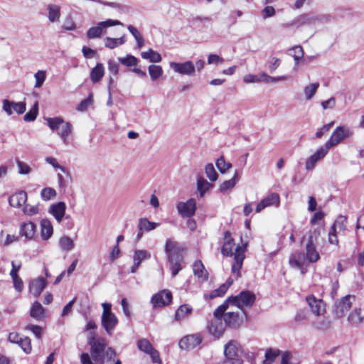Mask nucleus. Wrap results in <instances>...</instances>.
<instances>
[{"instance_id": "54", "label": "nucleus", "mask_w": 364, "mask_h": 364, "mask_svg": "<svg viewBox=\"0 0 364 364\" xmlns=\"http://www.w3.org/2000/svg\"><path fill=\"white\" fill-rule=\"evenodd\" d=\"M36 79L35 87H41L46 78V72L44 70H38L34 75Z\"/></svg>"}, {"instance_id": "19", "label": "nucleus", "mask_w": 364, "mask_h": 364, "mask_svg": "<svg viewBox=\"0 0 364 364\" xmlns=\"http://www.w3.org/2000/svg\"><path fill=\"white\" fill-rule=\"evenodd\" d=\"M328 149L326 146L320 147L313 155H311L306 161L305 167L306 170L314 168L316 164L323 159L328 153Z\"/></svg>"}, {"instance_id": "11", "label": "nucleus", "mask_w": 364, "mask_h": 364, "mask_svg": "<svg viewBox=\"0 0 364 364\" xmlns=\"http://www.w3.org/2000/svg\"><path fill=\"white\" fill-rule=\"evenodd\" d=\"M170 68L177 73L192 76L195 75L196 68L192 61L188 60L184 63L170 62Z\"/></svg>"}, {"instance_id": "34", "label": "nucleus", "mask_w": 364, "mask_h": 364, "mask_svg": "<svg viewBox=\"0 0 364 364\" xmlns=\"http://www.w3.org/2000/svg\"><path fill=\"white\" fill-rule=\"evenodd\" d=\"M126 42L124 36L120 38L105 37L104 38L105 46L109 49H114L119 46L123 45Z\"/></svg>"}, {"instance_id": "1", "label": "nucleus", "mask_w": 364, "mask_h": 364, "mask_svg": "<svg viewBox=\"0 0 364 364\" xmlns=\"http://www.w3.org/2000/svg\"><path fill=\"white\" fill-rule=\"evenodd\" d=\"M247 242L235 246V240L230 232L225 231L223 237V245L221 253L225 257H232L231 272L235 279L240 277V269L242 267L245 258V253L247 250Z\"/></svg>"}, {"instance_id": "27", "label": "nucleus", "mask_w": 364, "mask_h": 364, "mask_svg": "<svg viewBox=\"0 0 364 364\" xmlns=\"http://www.w3.org/2000/svg\"><path fill=\"white\" fill-rule=\"evenodd\" d=\"M363 320L364 309L360 307H355L348 316V321L353 326L360 324Z\"/></svg>"}, {"instance_id": "32", "label": "nucleus", "mask_w": 364, "mask_h": 364, "mask_svg": "<svg viewBox=\"0 0 364 364\" xmlns=\"http://www.w3.org/2000/svg\"><path fill=\"white\" fill-rule=\"evenodd\" d=\"M105 74V68L102 63H97L90 72V79L93 83L101 80Z\"/></svg>"}, {"instance_id": "45", "label": "nucleus", "mask_w": 364, "mask_h": 364, "mask_svg": "<svg viewBox=\"0 0 364 364\" xmlns=\"http://www.w3.org/2000/svg\"><path fill=\"white\" fill-rule=\"evenodd\" d=\"M259 79H260V82H264L266 83L277 82L279 81L285 80L287 79V76L282 75V76H279V77H275L269 76L265 73H261L259 74Z\"/></svg>"}, {"instance_id": "9", "label": "nucleus", "mask_w": 364, "mask_h": 364, "mask_svg": "<svg viewBox=\"0 0 364 364\" xmlns=\"http://www.w3.org/2000/svg\"><path fill=\"white\" fill-rule=\"evenodd\" d=\"M356 297L354 295H346L335 303L333 312L336 317L342 318L350 309L355 301Z\"/></svg>"}, {"instance_id": "55", "label": "nucleus", "mask_w": 364, "mask_h": 364, "mask_svg": "<svg viewBox=\"0 0 364 364\" xmlns=\"http://www.w3.org/2000/svg\"><path fill=\"white\" fill-rule=\"evenodd\" d=\"M21 348L23 349V350L26 353H29L31 351V339L28 337H24L21 338L19 343H18Z\"/></svg>"}, {"instance_id": "39", "label": "nucleus", "mask_w": 364, "mask_h": 364, "mask_svg": "<svg viewBox=\"0 0 364 364\" xmlns=\"http://www.w3.org/2000/svg\"><path fill=\"white\" fill-rule=\"evenodd\" d=\"M141 56L143 59L148 60L151 63H159L162 60L161 55L151 48L146 52H142Z\"/></svg>"}, {"instance_id": "33", "label": "nucleus", "mask_w": 364, "mask_h": 364, "mask_svg": "<svg viewBox=\"0 0 364 364\" xmlns=\"http://www.w3.org/2000/svg\"><path fill=\"white\" fill-rule=\"evenodd\" d=\"M234 279L232 278H228L225 283L221 284L219 288L217 289H215L210 293V297L211 299L218 297V296H223L226 293L228 288L232 285L233 283Z\"/></svg>"}, {"instance_id": "37", "label": "nucleus", "mask_w": 364, "mask_h": 364, "mask_svg": "<svg viewBox=\"0 0 364 364\" xmlns=\"http://www.w3.org/2000/svg\"><path fill=\"white\" fill-rule=\"evenodd\" d=\"M31 316L38 321L44 318V309L39 302L35 301L33 304L31 309Z\"/></svg>"}, {"instance_id": "22", "label": "nucleus", "mask_w": 364, "mask_h": 364, "mask_svg": "<svg viewBox=\"0 0 364 364\" xmlns=\"http://www.w3.org/2000/svg\"><path fill=\"white\" fill-rule=\"evenodd\" d=\"M26 201L27 193L23 191H18L11 195L9 198V205L14 208H23Z\"/></svg>"}, {"instance_id": "56", "label": "nucleus", "mask_w": 364, "mask_h": 364, "mask_svg": "<svg viewBox=\"0 0 364 364\" xmlns=\"http://www.w3.org/2000/svg\"><path fill=\"white\" fill-rule=\"evenodd\" d=\"M279 353V350H273L271 349L268 350L265 353V359L263 361V363L272 364Z\"/></svg>"}, {"instance_id": "13", "label": "nucleus", "mask_w": 364, "mask_h": 364, "mask_svg": "<svg viewBox=\"0 0 364 364\" xmlns=\"http://www.w3.org/2000/svg\"><path fill=\"white\" fill-rule=\"evenodd\" d=\"M2 104V109L8 115H11L14 112L21 114L26 109V103L23 102H15L8 100H4Z\"/></svg>"}, {"instance_id": "16", "label": "nucleus", "mask_w": 364, "mask_h": 364, "mask_svg": "<svg viewBox=\"0 0 364 364\" xmlns=\"http://www.w3.org/2000/svg\"><path fill=\"white\" fill-rule=\"evenodd\" d=\"M151 258V253L144 250H136L133 255V264L131 267L130 272L136 273L141 262L149 259Z\"/></svg>"}, {"instance_id": "25", "label": "nucleus", "mask_w": 364, "mask_h": 364, "mask_svg": "<svg viewBox=\"0 0 364 364\" xmlns=\"http://www.w3.org/2000/svg\"><path fill=\"white\" fill-rule=\"evenodd\" d=\"M46 286V281L43 277L33 279L29 284V291L35 297L38 296Z\"/></svg>"}, {"instance_id": "23", "label": "nucleus", "mask_w": 364, "mask_h": 364, "mask_svg": "<svg viewBox=\"0 0 364 364\" xmlns=\"http://www.w3.org/2000/svg\"><path fill=\"white\" fill-rule=\"evenodd\" d=\"M118 323V319L114 314L102 315V326L106 332L111 335Z\"/></svg>"}, {"instance_id": "42", "label": "nucleus", "mask_w": 364, "mask_h": 364, "mask_svg": "<svg viewBox=\"0 0 364 364\" xmlns=\"http://www.w3.org/2000/svg\"><path fill=\"white\" fill-rule=\"evenodd\" d=\"M319 86V82H316L311 83L304 87V92L306 100H310L314 96Z\"/></svg>"}, {"instance_id": "60", "label": "nucleus", "mask_w": 364, "mask_h": 364, "mask_svg": "<svg viewBox=\"0 0 364 364\" xmlns=\"http://www.w3.org/2000/svg\"><path fill=\"white\" fill-rule=\"evenodd\" d=\"M334 124V122L332 121L328 124H324L323 127H321L315 134V136L316 138H321L324 134L328 132L330 129L333 127Z\"/></svg>"}, {"instance_id": "20", "label": "nucleus", "mask_w": 364, "mask_h": 364, "mask_svg": "<svg viewBox=\"0 0 364 364\" xmlns=\"http://www.w3.org/2000/svg\"><path fill=\"white\" fill-rule=\"evenodd\" d=\"M36 225L32 222H24L20 224L19 235L27 240L34 238L36 232Z\"/></svg>"}, {"instance_id": "36", "label": "nucleus", "mask_w": 364, "mask_h": 364, "mask_svg": "<svg viewBox=\"0 0 364 364\" xmlns=\"http://www.w3.org/2000/svg\"><path fill=\"white\" fill-rule=\"evenodd\" d=\"M72 129V125L69 122H64L58 132V135L60 136L65 144H68L67 136L71 134Z\"/></svg>"}, {"instance_id": "5", "label": "nucleus", "mask_w": 364, "mask_h": 364, "mask_svg": "<svg viewBox=\"0 0 364 364\" xmlns=\"http://www.w3.org/2000/svg\"><path fill=\"white\" fill-rule=\"evenodd\" d=\"M240 346L235 340L230 341L224 347L225 360L223 364H242V360L239 357Z\"/></svg>"}, {"instance_id": "7", "label": "nucleus", "mask_w": 364, "mask_h": 364, "mask_svg": "<svg viewBox=\"0 0 364 364\" xmlns=\"http://www.w3.org/2000/svg\"><path fill=\"white\" fill-rule=\"evenodd\" d=\"M91 347L90 353L92 360L99 364L104 363V353L107 348L106 341L99 338L95 339L92 338L89 341Z\"/></svg>"}, {"instance_id": "44", "label": "nucleus", "mask_w": 364, "mask_h": 364, "mask_svg": "<svg viewBox=\"0 0 364 364\" xmlns=\"http://www.w3.org/2000/svg\"><path fill=\"white\" fill-rule=\"evenodd\" d=\"M237 181V171L235 172L233 177L228 181H224L220 187V191L222 192L226 191L230 188H232Z\"/></svg>"}, {"instance_id": "47", "label": "nucleus", "mask_w": 364, "mask_h": 364, "mask_svg": "<svg viewBox=\"0 0 364 364\" xmlns=\"http://www.w3.org/2000/svg\"><path fill=\"white\" fill-rule=\"evenodd\" d=\"M197 187L200 196H203V193L212 187V185L203 178L200 177L197 180Z\"/></svg>"}, {"instance_id": "50", "label": "nucleus", "mask_w": 364, "mask_h": 364, "mask_svg": "<svg viewBox=\"0 0 364 364\" xmlns=\"http://www.w3.org/2000/svg\"><path fill=\"white\" fill-rule=\"evenodd\" d=\"M137 346L140 350L146 353H149L154 349L151 343L146 338L140 339L137 343Z\"/></svg>"}, {"instance_id": "49", "label": "nucleus", "mask_w": 364, "mask_h": 364, "mask_svg": "<svg viewBox=\"0 0 364 364\" xmlns=\"http://www.w3.org/2000/svg\"><path fill=\"white\" fill-rule=\"evenodd\" d=\"M216 166L222 173H224L232 167V164L226 162L223 156H220L216 161Z\"/></svg>"}, {"instance_id": "4", "label": "nucleus", "mask_w": 364, "mask_h": 364, "mask_svg": "<svg viewBox=\"0 0 364 364\" xmlns=\"http://www.w3.org/2000/svg\"><path fill=\"white\" fill-rule=\"evenodd\" d=\"M124 26L119 20L108 18L103 21L97 22L95 26L90 27L86 32V37L89 39L100 38L107 33V29L111 26Z\"/></svg>"}, {"instance_id": "26", "label": "nucleus", "mask_w": 364, "mask_h": 364, "mask_svg": "<svg viewBox=\"0 0 364 364\" xmlns=\"http://www.w3.org/2000/svg\"><path fill=\"white\" fill-rule=\"evenodd\" d=\"M168 259L171 264V270L173 277H175L182 269V257L178 254L168 255Z\"/></svg>"}, {"instance_id": "2", "label": "nucleus", "mask_w": 364, "mask_h": 364, "mask_svg": "<svg viewBox=\"0 0 364 364\" xmlns=\"http://www.w3.org/2000/svg\"><path fill=\"white\" fill-rule=\"evenodd\" d=\"M255 294L250 291H242L238 295L229 297L223 304H227V309L229 305L236 306L245 314L243 308L251 307L255 302Z\"/></svg>"}, {"instance_id": "57", "label": "nucleus", "mask_w": 364, "mask_h": 364, "mask_svg": "<svg viewBox=\"0 0 364 364\" xmlns=\"http://www.w3.org/2000/svg\"><path fill=\"white\" fill-rule=\"evenodd\" d=\"M346 218L343 215H339L336 220H335L334 223L333 224L339 232L344 231L346 228Z\"/></svg>"}, {"instance_id": "14", "label": "nucleus", "mask_w": 364, "mask_h": 364, "mask_svg": "<svg viewBox=\"0 0 364 364\" xmlns=\"http://www.w3.org/2000/svg\"><path fill=\"white\" fill-rule=\"evenodd\" d=\"M172 300V294L166 289L162 290L151 298V302L154 307L165 306L171 303Z\"/></svg>"}, {"instance_id": "15", "label": "nucleus", "mask_w": 364, "mask_h": 364, "mask_svg": "<svg viewBox=\"0 0 364 364\" xmlns=\"http://www.w3.org/2000/svg\"><path fill=\"white\" fill-rule=\"evenodd\" d=\"M178 213L182 217L191 218L195 214L196 203L195 199L191 198L186 202H179L176 205Z\"/></svg>"}, {"instance_id": "63", "label": "nucleus", "mask_w": 364, "mask_h": 364, "mask_svg": "<svg viewBox=\"0 0 364 364\" xmlns=\"http://www.w3.org/2000/svg\"><path fill=\"white\" fill-rule=\"evenodd\" d=\"M290 55L296 58H302L304 57V50L301 46H296L289 49Z\"/></svg>"}, {"instance_id": "59", "label": "nucleus", "mask_w": 364, "mask_h": 364, "mask_svg": "<svg viewBox=\"0 0 364 364\" xmlns=\"http://www.w3.org/2000/svg\"><path fill=\"white\" fill-rule=\"evenodd\" d=\"M224 63V59L216 54H210L208 56V63L209 65H219Z\"/></svg>"}, {"instance_id": "31", "label": "nucleus", "mask_w": 364, "mask_h": 364, "mask_svg": "<svg viewBox=\"0 0 364 364\" xmlns=\"http://www.w3.org/2000/svg\"><path fill=\"white\" fill-rule=\"evenodd\" d=\"M306 256L308 262L311 263L316 262L320 259L314 244H306Z\"/></svg>"}, {"instance_id": "18", "label": "nucleus", "mask_w": 364, "mask_h": 364, "mask_svg": "<svg viewBox=\"0 0 364 364\" xmlns=\"http://www.w3.org/2000/svg\"><path fill=\"white\" fill-rule=\"evenodd\" d=\"M279 196L277 193H271L268 195L267 197L263 198L256 206L255 211L256 213H259L265 208L274 205L275 207H279Z\"/></svg>"}, {"instance_id": "30", "label": "nucleus", "mask_w": 364, "mask_h": 364, "mask_svg": "<svg viewBox=\"0 0 364 364\" xmlns=\"http://www.w3.org/2000/svg\"><path fill=\"white\" fill-rule=\"evenodd\" d=\"M160 225V223L149 221L146 218L139 219L138 228L140 231H151Z\"/></svg>"}, {"instance_id": "52", "label": "nucleus", "mask_w": 364, "mask_h": 364, "mask_svg": "<svg viewBox=\"0 0 364 364\" xmlns=\"http://www.w3.org/2000/svg\"><path fill=\"white\" fill-rule=\"evenodd\" d=\"M205 171L207 177L211 181H215L218 179V175L212 164H208L205 166Z\"/></svg>"}, {"instance_id": "62", "label": "nucleus", "mask_w": 364, "mask_h": 364, "mask_svg": "<svg viewBox=\"0 0 364 364\" xmlns=\"http://www.w3.org/2000/svg\"><path fill=\"white\" fill-rule=\"evenodd\" d=\"M281 64V60L277 57H271L269 60V70L274 72Z\"/></svg>"}, {"instance_id": "41", "label": "nucleus", "mask_w": 364, "mask_h": 364, "mask_svg": "<svg viewBox=\"0 0 364 364\" xmlns=\"http://www.w3.org/2000/svg\"><path fill=\"white\" fill-rule=\"evenodd\" d=\"M59 246L63 251L70 252L74 247L75 243L73 240L68 236H63L59 239Z\"/></svg>"}, {"instance_id": "3", "label": "nucleus", "mask_w": 364, "mask_h": 364, "mask_svg": "<svg viewBox=\"0 0 364 364\" xmlns=\"http://www.w3.org/2000/svg\"><path fill=\"white\" fill-rule=\"evenodd\" d=\"M227 309V304L219 306L214 311V317L208 323V331L215 337L219 338L225 331V324L223 323L222 318Z\"/></svg>"}, {"instance_id": "43", "label": "nucleus", "mask_w": 364, "mask_h": 364, "mask_svg": "<svg viewBox=\"0 0 364 364\" xmlns=\"http://www.w3.org/2000/svg\"><path fill=\"white\" fill-rule=\"evenodd\" d=\"M38 102H36L31 109L29 110L28 112H27L24 117L23 119L26 122H32L34 121L38 115Z\"/></svg>"}, {"instance_id": "40", "label": "nucleus", "mask_w": 364, "mask_h": 364, "mask_svg": "<svg viewBox=\"0 0 364 364\" xmlns=\"http://www.w3.org/2000/svg\"><path fill=\"white\" fill-rule=\"evenodd\" d=\"M148 71L152 81L157 80L164 73L163 68L161 65L154 64L148 67Z\"/></svg>"}, {"instance_id": "53", "label": "nucleus", "mask_w": 364, "mask_h": 364, "mask_svg": "<svg viewBox=\"0 0 364 364\" xmlns=\"http://www.w3.org/2000/svg\"><path fill=\"white\" fill-rule=\"evenodd\" d=\"M38 206L37 205H33L31 204H25L22 208L23 213L26 215H34L38 213Z\"/></svg>"}, {"instance_id": "28", "label": "nucleus", "mask_w": 364, "mask_h": 364, "mask_svg": "<svg viewBox=\"0 0 364 364\" xmlns=\"http://www.w3.org/2000/svg\"><path fill=\"white\" fill-rule=\"evenodd\" d=\"M48 18L51 23L59 22L60 18V7L57 4H50L47 6Z\"/></svg>"}, {"instance_id": "38", "label": "nucleus", "mask_w": 364, "mask_h": 364, "mask_svg": "<svg viewBox=\"0 0 364 364\" xmlns=\"http://www.w3.org/2000/svg\"><path fill=\"white\" fill-rule=\"evenodd\" d=\"M193 272L196 276L203 279H208V272L200 260L195 262L193 267Z\"/></svg>"}, {"instance_id": "48", "label": "nucleus", "mask_w": 364, "mask_h": 364, "mask_svg": "<svg viewBox=\"0 0 364 364\" xmlns=\"http://www.w3.org/2000/svg\"><path fill=\"white\" fill-rule=\"evenodd\" d=\"M46 121L48 122V127L53 130H59L60 126L64 122L63 119L60 117H53V118H47Z\"/></svg>"}, {"instance_id": "51", "label": "nucleus", "mask_w": 364, "mask_h": 364, "mask_svg": "<svg viewBox=\"0 0 364 364\" xmlns=\"http://www.w3.org/2000/svg\"><path fill=\"white\" fill-rule=\"evenodd\" d=\"M41 196L43 200H49L56 196V191L52 188H45L42 189Z\"/></svg>"}, {"instance_id": "29", "label": "nucleus", "mask_w": 364, "mask_h": 364, "mask_svg": "<svg viewBox=\"0 0 364 364\" xmlns=\"http://www.w3.org/2000/svg\"><path fill=\"white\" fill-rule=\"evenodd\" d=\"M41 237L43 240H48L49 239L53 233V228L51 225V223L47 220L44 219L41 220Z\"/></svg>"}, {"instance_id": "58", "label": "nucleus", "mask_w": 364, "mask_h": 364, "mask_svg": "<svg viewBox=\"0 0 364 364\" xmlns=\"http://www.w3.org/2000/svg\"><path fill=\"white\" fill-rule=\"evenodd\" d=\"M309 313L305 309L299 310L295 315V321L299 323H304L308 319Z\"/></svg>"}, {"instance_id": "17", "label": "nucleus", "mask_w": 364, "mask_h": 364, "mask_svg": "<svg viewBox=\"0 0 364 364\" xmlns=\"http://www.w3.org/2000/svg\"><path fill=\"white\" fill-rule=\"evenodd\" d=\"M307 262L306 255L300 252L294 253L289 259L290 266L299 269L302 274L305 272V266Z\"/></svg>"}, {"instance_id": "46", "label": "nucleus", "mask_w": 364, "mask_h": 364, "mask_svg": "<svg viewBox=\"0 0 364 364\" xmlns=\"http://www.w3.org/2000/svg\"><path fill=\"white\" fill-rule=\"evenodd\" d=\"M119 61L121 64L127 67H132L136 65L139 60L134 55H127L124 58H119Z\"/></svg>"}, {"instance_id": "10", "label": "nucleus", "mask_w": 364, "mask_h": 364, "mask_svg": "<svg viewBox=\"0 0 364 364\" xmlns=\"http://www.w3.org/2000/svg\"><path fill=\"white\" fill-rule=\"evenodd\" d=\"M306 301L312 312L316 316H321L326 312V304L321 299H317L311 294L306 296Z\"/></svg>"}, {"instance_id": "21", "label": "nucleus", "mask_w": 364, "mask_h": 364, "mask_svg": "<svg viewBox=\"0 0 364 364\" xmlns=\"http://www.w3.org/2000/svg\"><path fill=\"white\" fill-rule=\"evenodd\" d=\"M65 203L60 201L51 205L48 212L55 218L58 223H60L65 214Z\"/></svg>"}, {"instance_id": "61", "label": "nucleus", "mask_w": 364, "mask_h": 364, "mask_svg": "<svg viewBox=\"0 0 364 364\" xmlns=\"http://www.w3.org/2000/svg\"><path fill=\"white\" fill-rule=\"evenodd\" d=\"M46 161L50 164L53 168H59L61 170L62 172L63 173H68V171L65 169V167L60 166L57 159L55 158H53V157H46Z\"/></svg>"}, {"instance_id": "12", "label": "nucleus", "mask_w": 364, "mask_h": 364, "mask_svg": "<svg viewBox=\"0 0 364 364\" xmlns=\"http://www.w3.org/2000/svg\"><path fill=\"white\" fill-rule=\"evenodd\" d=\"M203 341L200 333L188 335L182 338L179 341V347L183 350H189L195 348Z\"/></svg>"}, {"instance_id": "6", "label": "nucleus", "mask_w": 364, "mask_h": 364, "mask_svg": "<svg viewBox=\"0 0 364 364\" xmlns=\"http://www.w3.org/2000/svg\"><path fill=\"white\" fill-rule=\"evenodd\" d=\"M323 18H325V17L321 15L302 14L296 16L291 21L284 23L283 26L286 28L295 27L299 28L304 26L314 25L316 22L321 21Z\"/></svg>"}, {"instance_id": "35", "label": "nucleus", "mask_w": 364, "mask_h": 364, "mask_svg": "<svg viewBox=\"0 0 364 364\" xmlns=\"http://www.w3.org/2000/svg\"><path fill=\"white\" fill-rule=\"evenodd\" d=\"M192 310V307L188 304L181 305L176 310L175 319L176 321H181L187 318L191 315Z\"/></svg>"}, {"instance_id": "24", "label": "nucleus", "mask_w": 364, "mask_h": 364, "mask_svg": "<svg viewBox=\"0 0 364 364\" xmlns=\"http://www.w3.org/2000/svg\"><path fill=\"white\" fill-rule=\"evenodd\" d=\"M223 317H224L225 325L231 328H237L242 322L238 312L228 311L225 314L224 313Z\"/></svg>"}, {"instance_id": "64", "label": "nucleus", "mask_w": 364, "mask_h": 364, "mask_svg": "<svg viewBox=\"0 0 364 364\" xmlns=\"http://www.w3.org/2000/svg\"><path fill=\"white\" fill-rule=\"evenodd\" d=\"M275 13L274 8L271 6H267L262 10V17L264 19L274 16Z\"/></svg>"}, {"instance_id": "8", "label": "nucleus", "mask_w": 364, "mask_h": 364, "mask_svg": "<svg viewBox=\"0 0 364 364\" xmlns=\"http://www.w3.org/2000/svg\"><path fill=\"white\" fill-rule=\"evenodd\" d=\"M352 135L353 131L350 128L345 126H338L333 132L330 139L326 142L325 146L329 150Z\"/></svg>"}]
</instances>
